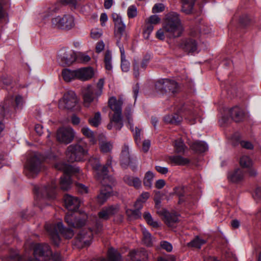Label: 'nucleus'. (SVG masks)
<instances>
[{
	"label": "nucleus",
	"instance_id": "obj_8",
	"mask_svg": "<svg viewBox=\"0 0 261 261\" xmlns=\"http://www.w3.org/2000/svg\"><path fill=\"white\" fill-rule=\"evenodd\" d=\"M53 27L63 30H70L75 26L74 17L70 14H66L63 16H58L51 19Z\"/></svg>",
	"mask_w": 261,
	"mask_h": 261
},
{
	"label": "nucleus",
	"instance_id": "obj_12",
	"mask_svg": "<svg viewBox=\"0 0 261 261\" xmlns=\"http://www.w3.org/2000/svg\"><path fill=\"white\" fill-rule=\"evenodd\" d=\"M56 187L57 185L55 181H52L50 184L41 188L35 187V188L38 196H41L49 200H53L56 198Z\"/></svg>",
	"mask_w": 261,
	"mask_h": 261
},
{
	"label": "nucleus",
	"instance_id": "obj_58",
	"mask_svg": "<svg viewBox=\"0 0 261 261\" xmlns=\"http://www.w3.org/2000/svg\"><path fill=\"white\" fill-rule=\"evenodd\" d=\"M165 9V6L163 4H156L152 8V12L153 13H159L162 12Z\"/></svg>",
	"mask_w": 261,
	"mask_h": 261
},
{
	"label": "nucleus",
	"instance_id": "obj_6",
	"mask_svg": "<svg viewBox=\"0 0 261 261\" xmlns=\"http://www.w3.org/2000/svg\"><path fill=\"white\" fill-rule=\"evenodd\" d=\"M103 85L104 79H100L96 87L91 85L87 87L83 95L84 105L86 107H89L95 97H98L101 95Z\"/></svg>",
	"mask_w": 261,
	"mask_h": 261
},
{
	"label": "nucleus",
	"instance_id": "obj_59",
	"mask_svg": "<svg viewBox=\"0 0 261 261\" xmlns=\"http://www.w3.org/2000/svg\"><path fill=\"white\" fill-rule=\"evenodd\" d=\"M151 59V55L149 54H146L143 57L142 61L141 62V67L143 69H145L147 67L150 60Z\"/></svg>",
	"mask_w": 261,
	"mask_h": 261
},
{
	"label": "nucleus",
	"instance_id": "obj_1",
	"mask_svg": "<svg viewBox=\"0 0 261 261\" xmlns=\"http://www.w3.org/2000/svg\"><path fill=\"white\" fill-rule=\"evenodd\" d=\"M64 203L69 212L65 216V221L70 227L80 228L86 224L87 217L76 212L80 206L79 199L75 197L66 194L64 197Z\"/></svg>",
	"mask_w": 261,
	"mask_h": 261
},
{
	"label": "nucleus",
	"instance_id": "obj_23",
	"mask_svg": "<svg viewBox=\"0 0 261 261\" xmlns=\"http://www.w3.org/2000/svg\"><path fill=\"white\" fill-rule=\"evenodd\" d=\"M117 211V207L113 205L105 207L98 214L99 220H107Z\"/></svg>",
	"mask_w": 261,
	"mask_h": 261
},
{
	"label": "nucleus",
	"instance_id": "obj_17",
	"mask_svg": "<svg viewBox=\"0 0 261 261\" xmlns=\"http://www.w3.org/2000/svg\"><path fill=\"white\" fill-rule=\"evenodd\" d=\"M99 182L101 183L102 187L99 193L97 196L96 199L99 204H103L112 195L113 192L112 186L114 184L110 183L108 180H103V182L106 183L105 185L102 181Z\"/></svg>",
	"mask_w": 261,
	"mask_h": 261
},
{
	"label": "nucleus",
	"instance_id": "obj_3",
	"mask_svg": "<svg viewBox=\"0 0 261 261\" xmlns=\"http://www.w3.org/2000/svg\"><path fill=\"white\" fill-rule=\"evenodd\" d=\"M45 228L53 243L57 246L59 245L60 242L59 232L67 239L72 238L74 236L73 230L65 227L63 223L60 221L57 223H46L45 225Z\"/></svg>",
	"mask_w": 261,
	"mask_h": 261
},
{
	"label": "nucleus",
	"instance_id": "obj_30",
	"mask_svg": "<svg viewBox=\"0 0 261 261\" xmlns=\"http://www.w3.org/2000/svg\"><path fill=\"white\" fill-rule=\"evenodd\" d=\"M182 6L181 11L186 14L192 13L195 2L194 0H181Z\"/></svg>",
	"mask_w": 261,
	"mask_h": 261
},
{
	"label": "nucleus",
	"instance_id": "obj_5",
	"mask_svg": "<svg viewBox=\"0 0 261 261\" xmlns=\"http://www.w3.org/2000/svg\"><path fill=\"white\" fill-rule=\"evenodd\" d=\"M112 17L114 23V37L120 50V46H123L121 43V41L126 42L129 36L126 31V25L122 21L121 16L117 13H113Z\"/></svg>",
	"mask_w": 261,
	"mask_h": 261
},
{
	"label": "nucleus",
	"instance_id": "obj_25",
	"mask_svg": "<svg viewBox=\"0 0 261 261\" xmlns=\"http://www.w3.org/2000/svg\"><path fill=\"white\" fill-rule=\"evenodd\" d=\"M162 214L164 216L165 223L169 227H172L178 221V216L173 213L163 210Z\"/></svg>",
	"mask_w": 261,
	"mask_h": 261
},
{
	"label": "nucleus",
	"instance_id": "obj_2",
	"mask_svg": "<svg viewBox=\"0 0 261 261\" xmlns=\"http://www.w3.org/2000/svg\"><path fill=\"white\" fill-rule=\"evenodd\" d=\"M163 26L166 36L169 38L179 37L184 30L179 15L174 12H171L166 15Z\"/></svg>",
	"mask_w": 261,
	"mask_h": 261
},
{
	"label": "nucleus",
	"instance_id": "obj_45",
	"mask_svg": "<svg viewBox=\"0 0 261 261\" xmlns=\"http://www.w3.org/2000/svg\"><path fill=\"white\" fill-rule=\"evenodd\" d=\"M110 122L107 125L108 129H111L114 126L116 129L120 130V129L122 127L123 125L122 119L120 120V122H117L116 121H113V116H111L110 117Z\"/></svg>",
	"mask_w": 261,
	"mask_h": 261
},
{
	"label": "nucleus",
	"instance_id": "obj_63",
	"mask_svg": "<svg viewBox=\"0 0 261 261\" xmlns=\"http://www.w3.org/2000/svg\"><path fill=\"white\" fill-rule=\"evenodd\" d=\"M103 225L100 220H97L95 226L94 231L96 234L100 233L102 230Z\"/></svg>",
	"mask_w": 261,
	"mask_h": 261
},
{
	"label": "nucleus",
	"instance_id": "obj_43",
	"mask_svg": "<svg viewBox=\"0 0 261 261\" xmlns=\"http://www.w3.org/2000/svg\"><path fill=\"white\" fill-rule=\"evenodd\" d=\"M99 145L100 150L103 153L110 152L113 148V144L110 142L102 141Z\"/></svg>",
	"mask_w": 261,
	"mask_h": 261
},
{
	"label": "nucleus",
	"instance_id": "obj_40",
	"mask_svg": "<svg viewBox=\"0 0 261 261\" xmlns=\"http://www.w3.org/2000/svg\"><path fill=\"white\" fill-rule=\"evenodd\" d=\"M208 147L206 143L202 141H197V154H203L207 151Z\"/></svg>",
	"mask_w": 261,
	"mask_h": 261
},
{
	"label": "nucleus",
	"instance_id": "obj_22",
	"mask_svg": "<svg viewBox=\"0 0 261 261\" xmlns=\"http://www.w3.org/2000/svg\"><path fill=\"white\" fill-rule=\"evenodd\" d=\"M77 79L85 81L91 79L94 75V71L91 67L80 68L76 70Z\"/></svg>",
	"mask_w": 261,
	"mask_h": 261
},
{
	"label": "nucleus",
	"instance_id": "obj_46",
	"mask_svg": "<svg viewBox=\"0 0 261 261\" xmlns=\"http://www.w3.org/2000/svg\"><path fill=\"white\" fill-rule=\"evenodd\" d=\"M185 49L189 53H193L196 50V42L195 40L189 39L185 43Z\"/></svg>",
	"mask_w": 261,
	"mask_h": 261
},
{
	"label": "nucleus",
	"instance_id": "obj_38",
	"mask_svg": "<svg viewBox=\"0 0 261 261\" xmlns=\"http://www.w3.org/2000/svg\"><path fill=\"white\" fill-rule=\"evenodd\" d=\"M240 164L243 168L250 169L252 165V161L248 156L243 155L240 158Z\"/></svg>",
	"mask_w": 261,
	"mask_h": 261
},
{
	"label": "nucleus",
	"instance_id": "obj_48",
	"mask_svg": "<svg viewBox=\"0 0 261 261\" xmlns=\"http://www.w3.org/2000/svg\"><path fill=\"white\" fill-rule=\"evenodd\" d=\"M91 58L87 54L83 53H79L76 55V60L79 62L86 63L90 61Z\"/></svg>",
	"mask_w": 261,
	"mask_h": 261
},
{
	"label": "nucleus",
	"instance_id": "obj_19",
	"mask_svg": "<svg viewBox=\"0 0 261 261\" xmlns=\"http://www.w3.org/2000/svg\"><path fill=\"white\" fill-rule=\"evenodd\" d=\"M112 164V158L109 157L106 164L101 167V169L100 171L96 173V178L98 181H102L103 184H106V182H103V180H108L110 183L114 184L115 179L111 176L108 175V168L111 167Z\"/></svg>",
	"mask_w": 261,
	"mask_h": 261
},
{
	"label": "nucleus",
	"instance_id": "obj_57",
	"mask_svg": "<svg viewBox=\"0 0 261 261\" xmlns=\"http://www.w3.org/2000/svg\"><path fill=\"white\" fill-rule=\"evenodd\" d=\"M154 27L152 24L147 22L145 30H144V34L145 36L146 35V38H148L152 32Z\"/></svg>",
	"mask_w": 261,
	"mask_h": 261
},
{
	"label": "nucleus",
	"instance_id": "obj_18",
	"mask_svg": "<svg viewBox=\"0 0 261 261\" xmlns=\"http://www.w3.org/2000/svg\"><path fill=\"white\" fill-rule=\"evenodd\" d=\"M74 137L73 129L69 127L59 129L57 133V139L60 142L68 144L72 142Z\"/></svg>",
	"mask_w": 261,
	"mask_h": 261
},
{
	"label": "nucleus",
	"instance_id": "obj_4",
	"mask_svg": "<svg viewBox=\"0 0 261 261\" xmlns=\"http://www.w3.org/2000/svg\"><path fill=\"white\" fill-rule=\"evenodd\" d=\"M88 151L82 142H78L68 146L66 151V156L68 162L73 163L84 161L88 156Z\"/></svg>",
	"mask_w": 261,
	"mask_h": 261
},
{
	"label": "nucleus",
	"instance_id": "obj_64",
	"mask_svg": "<svg viewBox=\"0 0 261 261\" xmlns=\"http://www.w3.org/2000/svg\"><path fill=\"white\" fill-rule=\"evenodd\" d=\"M166 36L165 30L163 28L159 30L156 33V37L161 40H163Z\"/></svg>",
	"mask_w": 261,
	"mask_h": 261
},
{
	"label": "nucleus",
	"instance_id": "obj_35",
	"mask_svg": "<svg viewBox=\"0 0 261 261\" xmlns=\"http://www.w3.org/2000/svg\"><path fill=\"white\" fill-rule=\"evenodd\" d=\"M172 194H175L178 196V204H181L184 201L185 190L183 187H176L173 189V192Z\"/></svg>",
	"mask_w": 261,
	"mask_h": 261
},
{
	"label": "nucleus",
	"instance_id": "obj_7",
	"mask_svg": "<svg viewBox=\"0 0 261 261\" xmlns=\"http://www.w3.org/2000/svg\"><path fill=\"white\" fill-rule=\"evenodd\" d=\"M155 89L162 93L175 95L180 91L178 84L174 80L168 79L159 80L155 85Z\"/></svg>",
	"mask_w": 261,
	"mask_h": 261
},
{
	"label": "nucleus",
	"instance_id": "obj_31",
	"mask_svg": "<svg viewBox=\"0 0 261 261\" xmlns=\"http://www.w3.org/2000/svg\"><path fill=\"white\" fill-rule=\"evenodd\" d=\"M81 132L83 134L86 136L89 140V142L91 144H95L96 143V139L94 136V133L88 127H83Z\"/></svg>",
	"mask_w": 261,
	"mask_h": 261
},
{
	"label": "nucleus",
	"instance_id": "obj_10",
	"mask_svg": "<svg viewBox=\"0 0 261 261\" xmlns=\"http://www.w3.org/2000/svg\"><path fill=\"white\" fill-rule=\"evenodd\" d=\"M78 102L77 96L73 91H68L64 93L59 101L60 109L72 110Z\"/></svg>",
	"mask_w": 261,
	"mask_h": 261
},
{
	"label": "nucleus",
	"instance_id": "obj_34",
	"mask_svg": "<svg viewBox=\"0 0 261 261\" xmlns=\"http://www.w3.org/2000/svg\"><path fill=\"white\" fill-rule=\"evenodd\" d=\"M120 51L121 59V69L123 71L127 72L129 69L130 64L129 62L125 59V51L123 46H120Z\"/></svg>",
	"mask_w": 261,
	"mask_h": 261
},
{
	"label": "nucleus",
	"instance_id": "obj_42",
	"mask_svg": "<svg viewBox=\"0 0 261 261\" xmlns=\"http://www.w3.org/2000/svg\"><path fill=\"white\" fill-rule=\"evenodd\" d=\"M104 62L106 69L108 70H112V56L109 50H107L105 53Z\"/></svg>",
	"mask_w": 261,
	"mask_h": 261
},
{
	"label": "nucleus",
	"instance_id": "obj_32",
	"mask_svg": "<svg viewBox=\"0 0 261 261\" xmlns=\"http://www.w3.org/2000/svg\"><path fill=\"white\" fill-rule=\"evenodd\" d=\"M108 261H121V256L117 250L111 248L108 251Z\"/></svg>",
	"mask_w": 261,
	"mask_h": 261
},
{
	"label": "nucleus",
	"instance_id": "obj_61",
	"mask_svg": "<svg viewBox=\"0 0 261 261\" xmlns=\"http://www.w3.org/2000/svg\"><path fill=\"white\" fill-rule=\"evenodd\" d=\"M161 246L162 249L166 250L168 252H170L172 250V245L167 241H162Z\"/></svg>",
	"mask_w": 261,
	"mask_h": 261
},
{
	"label": "nucleus",
	"instance_id": "obj_15",
	"mask_svg": "<svg viewBox=\"0 0 261 261\" xmlns=\"http://www.w3.org/2000/svg\"><path fill=\"white\" fill-rule=\"evenodd\" d=\"M41 161L35 154L31 158L26 166V174L29 177H34L40 171Z\"/></svg>",
	"mask_w": 261,
	"mask_h": 261
},
{
	"label": "nucleus",
	"instance_id": "obj_39",
	"mask_svg": "<svg viewBox=\"0 0 261 261\" xmlns=\"http://www.w3.org/2000/svg\"><path fill=\"white\" fill-rule=\"evenodd\" d=\"M143 218L148 224L154 228H157L159 226L158 221H154L151 214L149 212H145L143 214Z\"/></svg>",
	"mask_w": 261,
	"mask_h": 261
},
{
	"label": "nucleus",
	"instance_id": "obj_13",
	"mask_svg": "<svg viewBox=\"0 0 261 261\" xmlns=\"http://www.w3.org/2000/svg\"><path fill=\"white\" fill-rule=\"evenodd\" d=\"M57 59L62 66H69L76 60V54L71 49L63 48L59 50Z\"/></svg>",
	"mask_w": 261,
	"mask_h": 261
},
{
	"label": "nucleus",
	"instance_id": "obj_27",
	"mask_svg": "<svg viewBox=\"0 0 261 261\" xmlns=\"http://www.w3.org/2000/svg\"><path fill=\"white\" fill-rule=\"evenodd\" d=\"M55 168L59 170H62L64 172V174H70L73 172L76 171L72 166L67 164L63 163H58L55 165ZM79 170V169H77Z\"/></svg>",
	"mask_w": 261,
	"mask_h": 261
},
{
	"label": "nucleus",
	"instance_id": "obj_47",
	"mask_svg": "<svg viewBox=\"0 0 261 261\" xmlns=\"http://www.w3.org/2000/svg\"><path fill=\"white\" fill-rule=\"evenodd\" d=\"M89 161L93 168L97 171V173L98 171L100 172L101 166L100 165V163L97 158L91 157L89 159Z\"/></svg>",
	"mask_w": 261,
	"mask_h": 261
},
{
	"label": "nucleus",
	"instance_id": "obj_62",
	"mask_svg": "<svg viewBox=\"0 0 261 261\" xmlns=\"http://www.w3.org/2000/svg\"><path fill=\"white\" fill-rule=\"evenodd\" d=\"M133 74L136 78H138L139 76V64L136 60H134L133 63Z\"/></svg>",
	"mask_w": 261,
	"mask_h": 261
},
{
	"label": "nucleus",
	"instance_id": "obj_56",
	"mask_svg": "<svg viewBox=\"0 0 261 261\" xmlns=\"http://www.w3.org/2000/svg\"><path fill=\"white\" fill-rule=\"evenodd\" d=\"M76 188L77 191L81 194H86L88 192V188L82 184L76 183Z\"/></svg>",
	"mask_w": 261,
	"mask_h": 261
},
{
	"label": "nucleus",
	"instance_id": "obj_41",
	"mask_svg": "<svg viewBox=\"0 0 261 261\" xmlns=\"http://www.w3.org/2000/svg\"><path fill=\"white\" fill-rule=\"evenodd\" d=\"M101 118L100 112H98L95 113L94 116L90 118L88 120L89 123L94 127H97L101 123Z\"/></svg>",
	"mask_w": 261,
	"mask_h": 261
},
{
	"label": "nucleus",
	"instance_id": "obj_60",
	"mask_svg": "<svg viewBox=\"0 0 261 261\" xmlns=\"http://www.w3.org/2000/svg\"><path fill=\"white\" fill-rule=\"evenodd\" d=\"M102 35V31L98 29H93L91 32V36L93 39H98Z\"/></svg>",
	"mask_w": 261,
	"mask_h": 261
},
{
	"label": "nucleus",
	"instance_id": "obj_24",
	"mask_svg": "<svg viewBox=\"0 0 261 261\" xmlns=\"http://www.w3.org/2000/svg\"><path fill=\"white\" fill-rule=\"evenodd\" d=\"M229 113L232 119L236 122L242 121L245 118V112L240 107L236 106L229 110Z\"/></svg>",
	"mask_w": 261,
	"mask_h": 261
},
{
	"label": "nucleus",
	"instance_id": "obj_50",
	"mask_svg": "<svg viewBox=\"0 0 261 261\" xmlns=\"http://www.w3.org/2000/svg\"><path fill=\"white\" fill-rule=\"evenodd\" d=\"M125 115L126 117V119L128 121V123L129 125L130 129L132 131H134L133 129V118L131 116V109L130 108H127L125 111Z\"/></svg>",
	"mask_w": 261,
	"mask_h": 261
},
{
	"label": "nucleus",
	"instance_id": "obj_28",
	"mask_svg": "<svg viewBox=\"0 0 261 261\" xmlns=\"http://www.w3.org/2000/svg\"><path fill=\"white\" fill-rule=\"evenodd\" d=\"M60 188L63 191H67L71 188V180L69 174H64L60 177Z\"/></svg>",
	"mask_w": 261,
	"mask_h": 261
},
{
	"label": "nucleus",
	"instance_id": "obj_33",
	"mask_svg": "<svg viewBox=\"0 0 261 261\" xmlns=\"http://www.w3.org/2000/svg\"><path fill=\"white\" fill-rule=\"evenodd\" d=\"M165 122L172 124H178L182 120V117L177 114L168 115L164 117Z\"/></svg>",
	"mask_w": 261,
	"mask_h": 261
},
{
	"label": "nucleus",
	"instance_id": "obj_53",
	"mask_svg": "<svg viewBox=\"0 0 261 261\" xmlns=\"http://www.w3.org/2000/svg\"><path fill=\"white\" fill-rule=\"evenodd\" d=\"M199 30L200 34H206L210 32V28L204 23H200L198 27L197 26V31Z\"/></svg>",
	"mask_w": 261,
	"mask_h": 261
},
{
	"label": "nucleus",
	"instance_id": "obj_55",
	"mask_svg": "<svg viewBox=\"0 0 261 261\" xmlns=\"http://www.w3.org/2000/svg\"><path fill=\"white\" fill-rule=\"evenodd\" d=\"M161 21L160 18L156 15H153L150 16L147 20L148 23L153 24H156L159 23Z\"/></svg>",
	"mask_w": 261,
	"mask_h": 261
},
{
	"label": "nucleus",
	"instance_id": "obj_26",
	"mask_svg": "<svg viewBox=\"0 0 261 261\" xmlns=\"http://www.w3.org/2000/svg\"><path fill=\"white\" fill-rule=\"evenodd\" d=\"M169 162L173 165L184 166L189 163V160L180 155H171L168 157Z\"/></svg>",
	"mask_w": 261,
	"mask_h": 261
},
{
	"label": "nucleus",
	"instance_id": "obj_29",
	"mask_svg": "<svg viewBox=\"0 0 261 261\" xmlns=\"http://www.w3.org/2000/svg\"><path fill=\"white\" fill-rule=\"evenodd\" d=\"M62 74L63 79L66 82H70L77 79L76 70H71L68 69H64L62 70Z\"/></svg>",
	"mask_w": 261,
	"mask_h": 261
},
{
	"label": "nucleus",
	"instance_id": "obj_51",
	"mask_svg": "<svg viewBox=\"0 0 261 261\" xmlns=\"http://www.w3.org/2000/svg\"><path fill=\"white\" fill-rule=\"evenodd\" d=\"M5 116V108L4 106L0 105V134L4 129L3 121Z\"/></svg>",
	"mask_w": 261,
	"mask_h": 261
},
{
	"label": "nucleus",
	"instance_id": "obj_11",
	"mask_svg": "<svg viewBox=\"0 0 261 261\" xmlns=\"http://www.w3.org/2000/svg\"><path fill=\"white\" fill-rule=\"evenodd\" d=\"M123 103L122 98L117 99L114 96L111 97L108 100V106L114 112L112 115L113 116V121L117 122H120L122 119V106Z\"/></svg>",
	"mask_w": 261,
	"mask_h": 261
},
{
	"label": "nucleus",
	"instance_id": "obj_54",
	"mask_svg": "<svg viewBox=\"0 0 261 261\" xmlns=\"http://www.w3.org/2000/svg\"><path fill=\"white\" fill-rule=\"evenodd\" d=\"M141 130L138 127L135 128V132L134 134L135 142L137 145L141 144Z\"/></svg>",
	"mask_w": 261,
	"mask_h": 261
},
{
	"label": "nucleus",
	"instance_id": "obj_44",
	"mask_svg": "<svg viewBox=\"0 0 261 261\" xmlns=\"http://www.w3.org/2000/svg\"><path fill=\"white\" fill-rule=\"evenodd\" d=\"M143 242L147 246H151L152 245V240L151 234L146 229L143 230Z\"/></svg>",
	"mask_w": 261,
	"mask_h": 261
},
{
	"label": "nucleus",
	"instance_id": "obj_20",
	"mask_svg": "<svg viewBox=\"0 0 261 261\" xmlns=\"http://www.w3.org/2000/svg\"><path fill=\"white\" fill-rule=\"evenodd\" d=\"M128 256L130 258V261H146L148 254L144 249L141 248L138 250L130 251Z\"/></svg>",
	"mask_w": 261,
	"mask_h": 261
},
{
	"label": "nucleus",
	"instance_id": "obj_49",
	"mask_svg": "<svg viewBox=\"0 0 261 261\" xmlns=\"http://www.w3.org/2000/svg\"><path fill=\"white\" fill-rule=\"evenodd\" d=\"M137 9L134 5L130 6L127 11V16L129 18H133L137 15Z\"/></svg>",
	"mask_w": 261,
	"mask_h": 261
},
{
	"label": "nucleus",
	"instance_id": "obj_14",
	"mask_svg": "<svg viewBox=\"0 0 261 261\" xmlns=\"http://www.w3.org/2000/svg\"><path fill=\"white\" fill-rule=\"evenodd\" d=\"M52 255L49 246L46 244H37L34 248V255L38 261H46Z\"/></svg>",
	"mask_w": 261,
	"mask_h": 261
},
{
	"label": "nucleus",
	"instance_id": "obj_52",
	"mask_svg": "<svg viewBox=\"0 0 261 261\" xmlns=\"http://www.w3.org/2000/svg\"><path fill=\"white\" fill-rule=\"evenodd\" d=\"M58 3L63 6H69L75 8L77 5L76 0H59Z\"/></svg>",
	"mask_w": 261,
	"mask_h": 261
},
{
	"label": "nucleus",
	"instance_id": "obj_9",
	"mask_svg": "<svg viewBox=\"0 0 261 261\" xmlns=\"http://www.w3.org/2000/svg\"><path fill=\"white\" fill-rule=\"evenodd\" d=\"M120 165L123 168L130 166L133 170L137 167L136 159L131 156L129 153V148L127 144H124L122 147L120 158Z\"/></svg>",
	"mask_w": 261,
	"mask_h": 261
},
{
	"label": "nucleus",
	"instance_id": "obj_21",
	"mask_svg": "<svg viewBox=\"0 0 261 261\" xmlns=\"http://www.w3.org/2000/svg\"><path fill=\"white\" fill-rule=\"evenodd\" d=\"M244 172L243 169L237 168L230 171L228 173V179L229 181L234 183H239L242 181L244 177Z\"/></svg>",
	"mask_w": 261,
	"mask_h": 261
},
{
	"label": "nucleus",
	"instance_id": "obj_16",
	"mask_svg": "<svg viewBox=\"0 0 261 261\" xmlns=\"http://www.w3.org/2000/svg\"><path fill=\"white\" fill-rule=\"evenodd\" d=\"M93 235V230L90 228L81 230L76 237V245L81 247L90 245Z\"/></svg>",
	"mask_w": 261,
	"mask_h": 261
},
{
	"label": "nucleus",
	"instance_id": "obj_37",
	"mask_svg": "<svg viewBox=\"0 0 261 261\" xmlns=\"http://www.w3.org/2000/svg\"><path fill=\"white\" fill-rule=\"evenodd\" d=\"M174 147L177 153H183L186 149V146L181 139L176 140L174 141Z\"/></svg>",
	"mask_w": 261,
	"mask_h": 261
},
{
	"label": "nucleus",
	"instance_id": "obj_36",
	"mask_svg": "<svg viewBox=\"0 0 261 261\" xmlns=\"http://www.w3.org/2000/svg\"><path fill=\"white\" fill-rule=\"evenodd\" d=\"M154 175V174L150 171H147L143 179V184L144 186L150 188L152 186V182Z\"/></svg>",
	"mask_w": 261,
	"mask_h": 261
}]
</instances>
